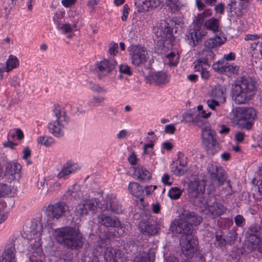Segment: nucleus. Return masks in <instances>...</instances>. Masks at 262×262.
<instances>
[{
  "mask_svg": "<svg viewBox=\"0 0 262 262\" xmlns=\"http://www.w3.org/2000/svg\"><path fill=\"white\" fill-rule=\"evenodd\" d=\"M256 92L255 80L249 76H241L232 84V97L236 104H246L253 98Z\"/></svg>",
  "mask_w": 262,
  "mask_h": 262,
  "instance_id": "obj_1",
  "label": "nucleus"
},
{
  "mask_svg": "<svg viewBox=\"0 0 262 262\" xmlns=\"http://www.w3.org/2000/svg\"><path fill=\"white\" fill-rule=\"evenodd\" d=\"M54 235L58 243L71 249L82 248L84 242V238L79 229L73 227L56 229Z\"/></svg>",
  "mask_w": 262,
  "mask_h": 262,
  "instance_id": "obj_2",
  "label": "nucleus"
},
{
  "mask_svg": "<svg viewBox=\"0 0 262 262\" xmlns=\"http://www.w3.org/2000/svg\"><path fill=\"white\" fill-rule=\"evenodd\" d=\"M67 121L66 113L59 105H55L53 110V119L48 124L50 133L57 138L63 136V128Z\"/></svg>",
  "mask_w": 262,
  "mask_h": 262,
  "instance_id": "obj_3",
  "label": "nucleus"
},
{
  "mask_svg": "<svg viewBox=\"0 0 262 262\" xmlns=\"http://www.w3.org/2000/svg\"><path fill=\"white\" fill-rule=\"evenodd\" d=\"M41 235V232L38 230L37 227L36 229H33L30 231L28 238H30V251L32 255L30 257L27 262H43L42 260L33 259L34 257H37L41 256L42 253Z\"/></svg>",
  "mask_w": 262,
  "mask_h": 262,
  "instance_id": "obj_4",
  "label": "nucleus"
},
{
  "mask_svg": "<svg viewBox=\"0 0 262 262\" xmlns=\"http://www.w3.org/2000/svg\"><path fill=\"white\" fill-rule=\"evenodd\" d=\"M129 52L131 62L135 67H142L148 61V52L144 47L132 46Z\"/></svg>",
  "mask_w": 262,
  "mask_h": 262,
  "instance_id": "obj_5",
  "label": "nucleus"
},
{
  "mask_svg": "<svg viewBox=\"0 0 262 262\" xmlns=\"http://www.w3.org/2000/svg\"><path fill=\"white\" fill-rule=\"evenodd\" d=\"M68 206L63 202H59L53 204H50L46 209V214L49 217L47 222L48 226H52L53 223L51 219L59 220L62 217L66 211L68 210Z\"/></svg>",
  "mask_w": 262,
  "mask_h": 262,
  "instance_id": "obj_6",
  "label": "nucleus"
},
{
  "mask_svg": "<svg viewBox=\"0 0 262 262\" xmlns=\"http://www.w3.org/2000/svg\"><path fill=\"white\" fill-rule=\"evenodd\" d=\"M198 239L193 235L182 236L180 245L183 254L187 258H192L197 251Z\"/></svg>",
  "mask_w": 262,
  "mask_h": 262,
  "instance_id": "obj_7",
  "label": "nucleus"
},
{
  "mask_svg": "<svg viewBox=\"0 0 262 262\" xmlns=\"http://www.w3.org/2000/svg\"><path fill=\"white\" fill-rule=\"evenodd\" d=\"M117 66V62L114 58L104 59L95 63V70L99 79H102L110 74Z\"/></svg>",
  "mask_w": 262,
  "mask_h": 262,
  "instance_id": "obj_8",
  "label": "nucleus"
},
{
  "mask_svg": "<svg viewBox=\"0 0 262 262\" xmlns=\"http://www.w3.org/2000/svg\"><path fill=\"white\" fill-rule=\"evenodd\" d=\"M209 177L213 182H216L219 186L223 185L227 177L223 168L215 164L209 163L207 167Z\"/></svg>",
  "mask_w": 262,
  "mask_h": 262,
  "instance_id": "obj_9",
  "label": "nucleus"
},
{
  "mask_svg": "<svg viewBox=\"0 0 262 262\" xmlns=\"http://www.w3.org/2000/svg\"><path fill=\"white\" fill-rule=\"evenodd\" d=\"M99 203L98 199L94 198L81 201L75 207L74 210L75 215L80 217L87 215L89 213V210L94 211L97 209Z\"/></svg>",
  "mask_w": 262,
  "mask_h": 262,
  "instance_id": "obj_10",
  "label": "nucleus"
},
{
  "mask_svg": "<svg viewBox=\"0 0 262 262\" xmlns=\"http://www.w3.org/2000/svg\"><path fill=\"white\" fill-rule=\"evenodd\" d=\"M160 27H158L155 32L157 42L159 43L164 45V42L167 39H171L172 37V33L173 28L170 25V23L165 22Z\"/></svg>",
  "mask_w": 262,
  "mask_h": 262,
  "instance_id": "obj_11",
  "label": "nucleus"
},
{
  "mask_svg": "<svg viewBox=\"0 0 262 262\" xmlns=\"http://www.w3.org/2000/svg\"><path fill=\"white\" fill-rule=\"evenodd\" d=\"M205 35L204 30L191 27L186 34V38L188 44L194 47L199 44Z\"/></svg>",
  "mask_w": 262,
  "mask_h": 262,
  "instance_id": "obj_12",
  "label": "nucleus"
},
{
  "mask_svg": "<svg viewBox=\"0 0 262 262\" xmlns=\"http://www.w3.org/2000/svg\"><path fill=\"white\" fill-rule=\"evenodd\" d=\"M158 226L156 221L151 219L142 220L139 223L140 231L147 235H152L157 233Z\"/></svg>",
  "mask_w": 262,
  "mask_h": 262,
  "instance_id": "obj_13",
  "label": "nucleus"
},
{
  "mask_svg": "<svg viewBox=\"0 0 262 262\" xmlns=\"http://www.w3.org/2000/svg\"><path fill=\"white\" fill-rule=\"evenodd\" d=\"M171 228L177 233L183 234L185 236L192 235L193 227L183 219L180 218V220L175 221Z\"/></svg>",
  "mask_w": 262,
  "mask_h": 262,
  "instance_id": "obj_14",
  "label": "nucleus"
},
{
  "mask_svg": "<svg viewBox=\"0 0 262 262\" xmlns=\"http://www.w3.org/2000/svg\"><path fill=\"white\" fill-rule=\"evenodd\" d=\"M105 208L113 213L119 214L123 211V207L119 204L116 196L112 194H107L105 199Z\"/></svg>",
  "mask_w": 262,
  "mask_h": 262,
  "instance_id": "obj_15",
  "label": "nucleus"
},
{
  "mask_svg": "<svg viewBox=\"0 0 262 262\" xmlns=\"http://www.w3.org/2000/svg\"><path fill=\"white\" fill-rule=\"evenodd\" d=\"M226 209L223 204L220 203L213 201L211 205L210 202L207 206V209L205 210H202V211H206V214L212 219L220 216L223 214Z\"/></svg>",
  "mask_w": 262,
  "mask_h": 262,
  "instance_id": "obj_16",
  "label": "nucleus"
},
{
  "mask_svg": "<svg viewBox=\"0 0 262 262\" xmlns=\"http://www.w3.org/2000/svg\"><path fill=\"white\" fill-rule=\"evenodd\" d=\"M236 113L239 120L254 121L257 116L256 110L252 107H238Z\"/></svg>",
  "mask_w": 262,
  "mask_h": 262,
  "instance_id": "obj_17",
  "label": "nucleus"
},
{
  "mask_svg": "<svg viewBox=\"0 0 262 262\" xmlns=\"http://www.w3.org/2000/svg\"><path fill=\"white\" fill-rule=\"evenodd\" d=\"M123 254L120 250L107 247L104 251V258L105 262H118V259L123 262Z\"/></svg>",
  "mask_w": 262,
  "mask_h": 262,
  "instance_id": "obj_18",
  "label": "nucleus"
},
{
  "mask_svg": "<svg viewBox=\"0 0 262 262\" xmlns=\"http://www.w3.org/2000/svg\"><path fill=\"white\" fill-rule=\"evenodd\" d=\"M160 0H135V5L140 12L148 11L150 8H157L160 5Z\"/></svg>",
  "mask_w": 262,
  "mask_h": 262,
  "instance_id": "obj_19",
  "label": "nucleus"
},
{
  "mask_svg": "<svg viewBox=\"0 0 262 262\" xmlns=\"http://www.w3.org/2000/svg\"><path fill=\"white\" fill-rule=\"evenodd\" d=\"M15 253V244L12 242L6 246L0 262H16Z\"/></svg>",
  "mask_w": 262,
  "mask_h": 262,
  "instance_id": "obj_20",
  "label": "nucleus"
},
{
  "mask_svg": "<svg viewBox=\"0 0 262 262\" xmlns=\"http://www.w3.org/2000/svg\"><path fill=\"white\" fill-rule=\"evenodd\" d=\"M180 217L185 220L189 224L197 226L202 222V217L193 211L189 210H184L183 213L180 214Z\"/></svg>",
  "mask_w": 262,
  "mask_h": 262,
  "instance_id": "obj_21",
  "label": "nucleus"
},
{
  "mask_svg": "<svg viewBox=\"0 0 262 262\" xmlns=\"http://www.w3.org/2000/svg\"><path fill=\"white\" fill-rule=\"evenodd\" d=\"M99 223L106 227H117L120 226V222L116 217H112L106 213H102L98 217Z\"/></svg>",
  "mask_w": 262,
  "mask_h": 262,
  "instance_id": "obj_22",
  "label": "nucleus"
},
{
  "mask_svg": "<svg viewBox=\"0 0 262 262\" xmlns=\"http://www.w3.org/2000/svg\"><path fill=\"white\" fill-rule=\"evenodd\" d=\"M208 195L203 192H200L197 195L194 196V197L190 198V201L195 206L200 208H203L207 209V206L208 203L211 201V198L207 196Z\"/></svg>",
  "mask_w": 262,
  "mask_h": 262,
  "instance_id": "obj_23",
  "label": "nucleus"
},
{
  "mask_svg": "<svg viewBox=\"0 0 262 262\" xmlns=\"http://www.w3.org/2000/svg\"><path fill=\"white\" fill-rule=\"evenodd\" d=\"M226 41V38L222 33L216 34L214 37L206 40L204 46L206 49H214L221 46Z\"/></svg>",
  "mask_w": 262,
  "mask_h": 262,
  "instance_id": "obj_24",
  "label": "nucleus"
},
{
  "mask_svg": "<svg viewBox=\"0 0 262 262\" xmlns=\"http://www.w3.org/2000/svg\"><path fill=\"white\" fill-rule=\"evenodd\" d=\"M189 198H193L200 193L205 191V186L202 185L199 180L190 181L188 183V188L187 189Z\"/></svg>",
  "mask_w": 262,
  "mask_h": 262,
  "instance_id": "obj_25",
  "label": "nucleus"
},
{
  "mask_svg": "<svg viewBox=\"0 0 262 262\" xmlns=\"http://www.w3.org/2000/svg\"><path fill=\"white\" fill-rule=\"evenodd\" d=\"M150 79L157 85H165L169 83L170 76L164 72H153L150 75Z\"/></svg>",
  "mask_w": 262,
  "mask_h": 262,
  "instance_id": "obj_26",
  "label": "nucleus"
},
{
  "mask_svg": "<svg viewBox=\"0 0 262 262\" xmlns=\"http://www.w3.org/2000/svg\"><path fill=\"white\" fill-rule=\"evenodd\" d=\"M21 169V166L16 162H9L6 165V174L11 177V180L16 179L17 177H20Z\"/></svg>",
  "mask_w": 262,
  "mask_h": 262,
  "instance_id": "obj_27",
  "label": "nucleus"
},
{
  "mask_svg": "<svg viewBox=\"0 0 262 262\" xmlns=\"http://www.w3.org/2000/svg\"><path fill=\"white\" fill-rule=\"evenodd\" d=\"M133 175L137 180L142 182H146L151 178L150 172L141 165H138L135 168Z\"/></svg>",
  "mask_w": 262,
  "mask_h": 262,
  "instance_id": "obj_28",
  "label": "nucleus"
},
{
  "mask_svg": "<svg viewBox=\"0 0 262 262\" xmlns=\"http://www.w3.org/2000/svg\"><path fill=\"white\" fill-rule=\"evenodd\" d=\"M226 88L225 85H217L212 90L211 97L224 104L226 102Z\"/></svg>",
  "mask_w": 262,
  "mask_h": 262,
  "instance_id": "obj_29",
  "label": "nucleus"
},
{
  "mask_svg": "<svg viewBox=\"0 0 262 262\" xmlns=\"http://www.w3.org/2000/svg\"><path fill=\"white\" fill-rule=\"evenodd\" d=\"M212 49H206L205 47L201 53V57L198 59V63L209 65L214 59L215 54Z\"/></svg>",
  "mask_w": 262,
  "mask_h": 262,
  "instance_id": "obj_30",
  "label": "nucleus"
},
{
  "mask_svg": "<svg viewBox=\"0 0 262 262\" xmlns=\"http://www.w3.org/2000/svg\"><path fill=\"white\" fill-rule=\"evenodd\" d=\"M128 190L133 196L139 199L140 201L143 200L142 195L144 193V190L142 186L138 183L134 182H130L128 184Z\"/></svg>",
  "mask_w": 262,
  "mask_h": 262,
  "instance_id": "obj_31",
  "label": "nucleus"
},
{
  "mask_svg": "<svg viewBox=\"0 0 262 262\" xmlns=\"http://www.w3.org/2000/svg\"><path fill=\"white\" fill-rule=\"evenodd\" d=\"M201 137L204 145L216 140L215 132L207 127L202 128Z\"/></svg>",
  "mask_w": 262,
  "mask_h": 262,
  "instance_id": "obj_32",
  "label": "nucleus"
},
{
  "mask_svg": "<svg viewBox=\"0 0 262 262\" xmlns=\"http://www.w3.org/2000/svg\"><path fill=\"white\" fill-rule=\"evenodd\" d=\"M262 234H260V231L256 227H252L249 229L246 233V237L248 242V246L252 243L256 242L258 241Z\"/></svg>",
  "mask_w": 262,
  "mask_h": 262,
  "instance_id": "obj_33",
  "label": "nucleus"
},
{
  "mask_svg": "<svg viewBox=\"0 0 262 262\" xmlns=\"http://www.w3.org/2000/svg\"><path fill=\"white\" fill-rule=\"evenodd\" d=\"M154 257V253L149 249L147 252H139L135 257V262H152Z\"/></svg>",
  "mask_w": 262,
  "mask_h": 262,
  "instance_id": "obj_34",
  "label": "nucleus"
},
{
  "mask_svg": "<svg viewBox=\"0 0 262 262\" xmlns=\"http://www.w3.org/2000/svg\"><path fill=\"white\" fill-rule=\"evenodd\" d=\"M19 65V62L17 58L13 55H10L6 61L5 67V72H10L12 70L18 68Z\"/></svg>",
  "mask_w": 262,
  "mask_h": 262,
  "instance_id": "obj_35",
  "label": "nucleus"
},
{
  "mask_svg": "<svg viewBox=\"0 0 262 262\" xmlns=\"http://www.w3.org/2000/svg\"><path fill=\"white\" fill-rule=\"evenodd\" d=\"M220 21L218 19L211 18L204 23V27L214 33L219 32Z\"/></svg>",
  "mask_w": 262,
  "mask_h": 262,
  "instance_id": "obj_36",
  "label": "nucleus"
},
{
  "mask_svg": "<svg viewBox=\"0 0 262 262\" xmlns=\"http://www.w3.org/2000/svg\"><path fill=\"white\" fill-rule=\"evenodd\" d=\"M205 145L207 154L211 156L218 152L221 149L220 145L217 140L209 142Z\"/></svg>",
  "mask_w": 262,
  "mask_h": 262,
  "instance_id": "obj_37",
  "label": "nucleus"
},
{
  "mask_svg": "<svg viewBox=\"0 0 262 262\" xmlns=\"http://www.w3.org/2000/svg\"><path fill=\"white\" fill-rule=\"evenodd\" d=\"M239 67L229 63H226L224 66L223 73L228 77L236 75L238 74Z\"/></svg>",
  "mask_w": 262,
  "mask_h": 262,
  "instance_id": "obj_38",
  "label": "nucleus"
},
{
  "mask_svg": "<svg viewBox=\"0 0 262 262\" xmlns=\"http://www.w3.org/2000/svg\"><path fill=\"white\" fill-rule=\"evenodd\" d=\"M37 142L46 147H50L55 143V140L51 136H42L37 138Z\"/></svg>",
  "mask_w": 262,
  "mask_h": 262,
  "instance_id": "obj_39",
  "label": "nucleus"
},
{
  "mask_svg": "<svg viewBox=\"0 0 262 262\" xmlns=\"http://www.w3.org/2000/svg\"><path fill=\"white\" fill-rule=\"evenodd\" d=\"M165 4L172 12L178 11L181 5L179 0H165Z\"/></svg>",
  "mask_w": 262,
  "mask_h": 262,
  "instance_id": "obj_40",
  "label": "nucleus"
},
{
  "mask_svg": "<svg viewBox=\"0 0 262 262\" xmlns=\"http://www.w3.org/2000/svg\"><path fill=\"white\" fill-rule=\"evenodd\" d=\"M67 193L68 195H70L76 200L79 199L82 195L77 185H73L67 191Z\"/></svg>",
  "mask_w": 262,
  "mask_h": 262,
  "instance_id": "obj_41",
  "label": "nucleus"
},
{
  "mask_svg": "<svg viewBox=\"0 0 262 262\" xmlns=\"http://www.w3.org/2000/svg\"><path fill=\"white\" fill-rule=\"evenodd\" d=\"M88 87L92 91L97 93H106L107 90L101 86L99 84L89 81L88 82Z\"/></svg>",
  "mask_w": 262,
  "mask_h": 262,
  "instance_id": "obj_42",
  "label": "nucleus"
},
{
  "mask_svg": "<svg viewBox=\"0 0 262 262\" xmlns=\"http://www.w3.org/2000/svg\"><path fill=\"white\" fill-rule=\"evenodd\" d=\"M205 17L202 14H199L196 16L194 19L191 27L202 29V26L204 22Z\"/></svg>",
  "mask_w": 262,
  "mask_h": 262,
  "instance_id": "obj_43",
  "label": "nucleus"
},
{
  "mask_svg": "<svg viewBox=\"0 0 262 262\" xmlns=\"http://www.w3.org/2000/svg\"><path fill=\"white\" fill-rule=\"evenodd\" d=\"M182 193V190L177 187H171L168 191V196L172 200L178 199Z\"/></svg>",
  "mask_w": 262,
  "mask_h": 262,
  "instance_id": "obj_44",
  "label": "nucleus"
},
{
  "mask_svg": "<svg viewBox=\"0 0 262 262\" xmlns=\"http://www.w3.org/2000/svg\"><path fill=\"white\" fill-rule=\"evenodd\" d=\"M54 20L55 23L57 24V28L58 30H62L64 33H67L70 32L72 31L74 28L76 27V24H73V25H71L69 24H65L62 25V26H60L59 23L56 22L55 19L54 18Z\"/></svg>",
  "mask_w": 262,
  "mask_h": 262,
  "instance_id": "obj_45",
  "label": "nucleus"
},
{
  "mask_svg": "<svg viewBox=\"0 0 262 262\" xmlns=\"http://www.w3.org/2000/svg\"><path fill=\"white\" fill-rule=\"evenodd\" d=\"M11 193V188L10 186L0 183V197H3Z\"/></svg>",
  "mask_w": 262,
  "mask_h": 262,
  "instance_id": "obj_46",
  "label": "nucleus"
},
{
  "mask_svg": "<svg viewBox=\"0 0 262 262\" xmlns=\"http://www.w3.org/2000/svg\"><path fill=\"white\" fill-rule=\"evenodd\" d=\"M194 69L195 71H201V77L204 79H208L210 76L209 72L202 68V64L198 63L194 66Z\"/></svg>",
  "mask_w": 262,
  "mask_h": 262,
  "instance_id": "obj_47",
  "label": "nucleus"
},
{
  "mask_svg": "<svg viewBox=\"0 0 262 262\" xmlns=\"http://www.w3.org/2000/svg\"><path fill=\"white\" fill-rule=\"evenodd\" d=\"M166 57L169 60L168 64L169 66L175 67L177 65L178 61L177 60H175L174 58L177 59L178 57L174 52H171L166 56Z\"/></svg>",
  "mask_w": 262,
  "mask_h": 262,
  "instance_id": "obj_48",
  "label": "nucleus"
},
{
  "mask_svg": "<svg viewBox=\"0 0 262 262\" xmlns=\"http://www.w3.org/2000/svg\"><path fill=\"white\" fill-rule=\"evenodd\" d=\"M205 118L201 116L200 114H197L196 115H193L192 122H193L196 125L201 127L205 123Z\"/></svg>",
  "mask_w": 262,
  "mask_h": 262,
  "instance_id": "obj_49",
  "label": "nucleus"
},
{
  "mask_svg": "<svg viewBox=\"0 0 262 262\" xmlns=\"http://www.w3.org/2000/svg\"><path fill=\"white\" fill-rule=\"evenodd\" d=\"M262 236L258 238V241L252 243L249 246L251 249H257L259 252L262 253Z\"/></svg>",
  "mask_w": 262,
  "mask_h": 262,
  "instance_id": "obj_50",
  "label": "nucleus"
},
{
  "mask_svg": "<svg viewBox=\"0 0 262 262\" xmlns=\"http://www.w3.org/2000/svg\"><path fill=\"white\" fill-rule=\"evenodd\" d=\"M178 161L179 162V165L182 167H185L187 163V158L184 154L181 152L178 153Z\"/></svg>",
  "mask_w": 262,
  "mask_h": 262,
  "instance_id": "obj_51",
  "label": "nucleus"
},
{
  "mask_svg": "<svg viewBox=\"0 0 262 262\" xmlns=\"http://www.w3.org/2000/svg\"><path fill=\"white\" fill-rule=\"evenodd\" d=\"M119 71L121 74L126 75H132V72L130 70V68L127 64H120L119 66Z\"/></svg>",
  "mask_w": 262,
  "mask_h": 262,
  "instance_id": "obj_52",
  "label": "nucleus"
},
{
  "mask_svg": "<svg viewBox=\"0 0 262 262\" xmlns=\"http://www.w3.org/2000/svg\"><path fill=\"white\" fill-rule=\"evenodd\" d=\"M118 45L117 43H110L108 53L111 56H114L118 53Z\"/></svg>",
  "mask_w": 262,
  "mask_h": 262,
  "instance_id": "obj_53",
  "label": "nucleus"
},
{
  "mask_svg": "<svg viewBox=\"0 0 262 262\" xmlns=\"http://www.w3.org/2000/svg\"><path fill=\"white\" fill-rule=\"evenodd\" d=\"M223 61L219 60L217 62L214 63L212 65V68L213 70L223 74L224 66Z\"/></svg>",
  "mask_w": 262,
  "mask_h": 262,
  "instance_id": "obj_54",
  "label": "nucleus"
},
{
  "mask_svg": "<svg viewBox=\"0 0 262 262\" xmlns=\"http://www.w3.org/2000/svg\"><path fill=\"white\" fill-rule=\"evenodd\" d=\"M207 104L210 108L214 110L215 107L219 106L220 104L222 103L218 100L212 98L207 100Z\"/></svg>",
  "mask_w": 262,
  "mask_h": 262,
  "instance_id": "obj_55",
  "label": "nucleus"
},
{
  "mask_svg": "<svg viewBox=\"0 0 262 262\" xmlns=\"http://www.w3.org/2000/svg\"><path fill=\"white\" fill-rule=\"evenodd\" d=\"M70 174L74 173L77 170L78 167L76 164L67 162L64 165Z\"/></svg>",
  "mask_w": 262,
  "mask_h": 262,
  "instance_id": "obj_56",
  "label": "nucleus"
},
{
  "mask_svg": "<svg viewBox=\"0 0 262 262\" xmlns=\"http://www.w3.org/2000/svg\"><path fill=\"white\" fill-rule=\"evenodd\" d=\"M234 221L235 225L239 227H242L245 223V219L241 215H237L234 217Z\"/></svg>",
  "mask_w": 262,
  "mask_h": 262,
  "instance_id": "obj_57",
  "label": "nucleus"
},
{
  "mask_svg": "<svg viewBox=\"0 0 262 262\" xmlns=\"http://www.w3.org/2000/svg\"><path fill=\"white\" fill-rule=\"evenodd\" d=\"M70 174H71L68 172L67 168L64 166L61 171L58 173L57 177L59 179L66 180L68 178V176Z\"/></svg>",
  "mask_w": 262,
  "mask_h": 262,
  "instance_id": "obj_58",
  "label": "nucleus"
},
{
  "mask_svg": "<svg viewBox=\"0 0 262 262\" xmlns=\"http://www.w3.org/2000/svg\"><path fill=\"white\" fill-rule=\"evenodd\" d=\"M10 84L14 87L19 86L20 85L19 78L17 76H13L10 80Z\"/></svg>",
  "mask_w": 262,
  "mask_h": 262,
  "instance_id": "obj_59",
  "label": "nucleus"
},
{
  "mask_svg": "<svg viewBox=\"0 0 262 262\" xmlns=\"http://www.w3.org/2000/svg\"><path fill=\"white\" fill-rule=\"evenodd\" d=\"M176 130V127L173 124H170L165 126V132L168 134H173Z\"/></svg>",
  "mask_w": 262,
  "mask_h": 262,
  "instance_id": "obj_60",
  "label": "nucleus"
},
{
  "mask_svg": "<svg viewBox=\"0 0 262 262\" xmlns=\"http://www.w3.org/2000/svg\"><path fill=\"white\" fill-rule=\"evenodd\" d=\"M128 135V132L126 129H122L117 135V138L118 139H124L126 138Z\"/></svg>",
  "mask_w": 262,
  "mask_h": 262,
  "instance_id": "obj_61",
  "label": "nucleus"
},
{
  "mask_svg": "<svg viewBox=\"0 0 262 262\" xmlns=\"http://www.w3.org/2000/svg\"><path fill=\"white\" fill-rule=\"evenodd\" d=\"M93 100L94 102L95 103L101 104L104 101L105 98L100 96H94L93 97Z\"/></svg>",
  "mask_w": 262,
  "mask_h": 262,
  "instance_id": "obj_62",
  "label": "nucleus"
},
{
  "mask_svg": "<svg viewBox=\"0 0 262 262\" xmlns=\"http://www.w3.org/2000/svg\"><path fill=\"white\" fill-rule=\"evenodd\" d=\"M129 163L132 165H136L137 163V157L134 153H132L128 158Z\"/></svg>",
  "mask_w": 262,
  "mask_h": 262,
  "instance_id": "obj_63",
  "label": "nucleus"
},
{
  "mask_svg": "<svg viewBox=\"0 0 262 262\" xmlns=\"http://www.w3.org/2000/svg\"><path fill=\"white\" fill-rule=\"evenodd\" d=\"M214 10L217 13H219L220 14H223L224 11V4L220 3L217 5L214 8Z\"/></svg>",
  "mask_w": 262,
  "mask_h": 262,
  "instance_id": "obj_64",
  "label": "nucleus"
}]
</instances>
